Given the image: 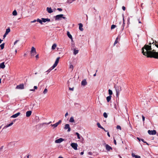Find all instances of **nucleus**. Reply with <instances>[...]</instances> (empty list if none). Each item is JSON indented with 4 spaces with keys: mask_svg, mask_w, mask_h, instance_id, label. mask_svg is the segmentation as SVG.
Wrapping results in <instances>:
<instances>
[{
    "mask_svg": "<svg viewBox=\"0 0 158 158\" xmlns=\"http://www.w3.org/2000/svg\"><path fill=\"white\" fill-rule=\"evenodd\" d=\"M152 49L151 45L146 44L142 48V53L143 55L147 56L148 57L158 58V52H156L154 49Z\"/></svg>",
    "mask_w": 158,
    "mask_h": 158,
    "instance_id": "nucleus-1",
    "label": "nucleus"
},
{
    "mask_svg": "<svg viewBox=\"0 0 158 158\" xmlns=\"http://www.w3.org/2000/svg\"><path fill=\"white\" fill-rule=\"evenodd\" d=\"M114 88L116 91V96L117 97H118L120 92L121 91V87L120 86H118L117 85H115L114 86Z\"/></svg>",
    "mask_w": 158,
    "mask_h": 158,
    "instance_id": "nucleus-2",
    "label": "nucleus"
},
{
    "mask_svg": "<svg viewBox=\"0 0 158 158\" xmlns=\"http://www.w3.org/2000/svg\"><path fill=\"white\" fill-rule=\"evenodd\" d=\"M56 21H58L61 20L62 19H66V18L64 16V15L63 14H60L57 15L54 17Z\"/></svg>",
    "mask_w": 158,
    "mask_h": 158,
    "instance_id": "nucleus-3",
    "label": "nucleus"
},
{
    "mask_svg": "<svg viewBox=\"0 0 158 158\" xmlns=\"http://www.w3.org/2000/svg\"><path fill=\"white\" fill-rule=\"evenodd\" d=\"M60 58V57H58L56 58L54 64L53 65V66L51 67L52 70L57 65Z\"/></svg>",
    "mask_w": 158,
    "mask_h": 158,
    "instance_id": "nucleus-4",
    "label": "nucleus"
},
{
    "mask_svg": "<svg viewBox=\"0 0 158 158\" xmlns=\"http://www.w3.org/2000/svg\"><path fill=\"white\" fill-rule=\"evenodd\" d=\"M31 56H34L36 53L35 48L33 47H32L31 48V50L30 52Z\"/></svg>",
    "mask_w": 158,
    "mask_h": 158,
    "instance_id": "nucleus-5",
    "label": "nucleus"
},
{
    "mask_svg": "<svg viewBox=\"0 0 158 158\" xmlns=\"http://www.w3.org/2000/svg\"><path fill=\"white\" fill-rule=\"evenodd\" d=\"M71 146L74 150H77V149L78 145L77 143H72L71 144Z\"/></svg>",
    "mask_w": 158,
    "mask_h": 158,
    "instance_id": "nucleus-6",
    "label": "nucleus"
},
{
    "mask_svg": "<svg viewBox=\"0 0 158 158\" xmlns=\"http://www.w3.org/2000/svg\"><path fill=\"white\" fill-rule=\"evenodd\" d=\"M148 133L150 135H154L156 134V132L155 130H153L151 131L149 130L148 131Z\"/></svg>",
    "mask_w": 158,
    "mask_h": 158,
    "instance_id": "nucleus-7",
    "label": "nucleus"
},
{
    "mask_svg": "<svg viewBox=\"0 0 158 158\" xmlns=\"http://www.w3.org/2000/svg\"><path fill=\"white\" fill-rule=\"evenodd\" d=\"M24 88V85L23 84H20L17 86L16 89H23Z\"/></svg>",
    "mask_w": 158,
    "mask_h": 158,
    "instance_id": "nucleus-8",
    "label": "nucleus"
},
{
    "mask_svg": "<svg viewBox=\"0 0 158 158\" xmlns=\"http://www.w3.org/2000/svg\"><path fill=\"white\" fill-rule=\"evenodd\" d=\"M64 129L66 130L68 129V132H69L71 131V128L70 127L69 125V124H66L65 125Z\"/></svg>",
    "mask_w": 158,
    "mask_h": 158,
    "instance_id": "nucleus-9",
    "label": "nucleus"
},
{
    "mask_svg": "<svg viewBox=\"0 0 158 158\" xmlns=\"http://www.w3.org/2000/svg\"><path fill=\"white\" fill-rule=\"evenodd\" d=\"M64 140V139L62 138H60L55 141V143H59L62 142Z\"/></svg>",
    "mask_w": 158,
    "mask_h": 158,
    "instance_id": "nucleus-10",
    "label": "nucleus"
},
{
    "mask_svg": "<svg viewBox=\"0 0 158 158\" xmlns=\"http://www.w3.org/2000/svg\"><path fill=\"white\" fill-rule=\"evenodd\" d=\"M41 19L43 21V22L44 23H45L46 22H49L50 21V19H49L48 18H42Z\"/></svg>",
    "mask_w": 158,
    "mask_h": 158,
    "instance_id": "nucleus-11",
    "label": "nucleus"
},
{
    "mask_svg": "<svg viewBox=\"0 0 158 158\" xmlns=\"http://www.w3.org/2000/svg\"><path fill=\"white\" fill-rule=\"evenodd\" d=\"M46 10L49 13H51L53 12V11L51 7H47Z\"/></svg>",
    "mask_w": 158,
    "mask_h": 158,
    "instance_id": "nucleus-12",
    "label": "nucleus"
},
{
    "mask_svg": "<svg viewBox=\"0 0 158 158\" xmlns=\"http://www.w3.org/2000/svg\"><path fill=\"white\" fill-rule=\"evenodd\" d=\"M20 112H18L13 115H12L11 117L13 118H15L17 117L20 114Z\"/></svg>",
    "mask_w": 158,
    "mask_h": 158,
    "instance_id": "nucleus-13",
    "label": "nucleus"
},
{
    "mask_svg": "<svg viewBox=\"0 0 158 158\" xmlns=\"http://www.w3.org/2000/svg\"><path fill=\"white\" fill-rule=\"evenodd\" d=\"M87 84V82L85 79L83 80L81 82V84L82 85L85 86Z\"/></svg>",
    "mask_w": 158,
    "mask_h": 158,
    "instance_id": "nucleus-14",
    "label": "nucleus"
},
{
    "mask_svg": "<svg viewBox=\"0 0 158 158\" xmlns=\"http://www.w3.org/2000/svg\"><path fill=\"white\" fill-rule=\"evenodd\" d=\"M106 150L108 151H109L110 150L112 149V148L108 144H106Z\"/></svg>",
    "mask_w": 158,
    "mask_h": 158,
    "instance_id": "nucleus-15",
    "label": "nucleus"
},
{
    "mask_svg": "<svg viewBox=\"0 0 158 158\" xmlns=\"http://www.w3.org/2000/svg\"><path fill=\"white\" fill-rule=\"evenodd\" d=\"M32 112L31 111H28L26 113V116L27 117H29L31 114Z\"/></svg>",
    "mask_w": 158,
    "mask_h": 158,
    "instance_id": "nucleus-16",
    "label": "nucleus"
},
{
    "mask_svg": "<svg viewBox=\"0 0 158 158\" xmlns=\"http://www.w3.org/2000/svg\"><path fill=\"white\" fill-rule=\"evenodd\" d=\"M5 63L4 62H3L0 64V68L4 69L5 67V65L4 64Z\"/></svg>",
    "mask_w": 158,
    "mask_h": 158,
    "instance_id": "nucleus-17",
    "label": "nucleus"
},
{
    "mask_svg": "<svg viewBox=\"0 0 158 158\" xmlns=\"http://www.w3.org/2000/svg\"><path fill=\"white\" fill-rule=\"evenodd\" d=\"M79 29L81 31H82L83 30V29L82 28L83 25L81 23H80L79 24Z\"/></svg>",
    "mask_w": 158,
    "mask_h": 158,
    "instance_id": "nucleus-18",
    "label": "nucleus"
},
{
    "mask_svg": "<svg viewBox=\"0 0 158 158\" xmlns=\"http://www.w3.org/2000/svg\"><path fill=\"white\" fill-rule=\"evenodd\" d=\"M67 35L68 36V37L71 40H73L72 36V35L70 34V32H69V31H68L67 32Z\"/></svg>",
    "mask_w": 158,
    "mask_h": 158,
    "instance_id": "nucleus-19",
    "label": "nucleus"
},
{
    "mask_svg": "<svg viewBox=\"0 0 158 158\" xmlns=\"http://www.w3.org/2000/svg\"><path fill=\"white\" fill-rule=\"evenodd\" d=\"M132 156L133 157H135V158H141V157L140 156L135 155L133 153H132Z\"/></svg>",
    "mask_w": 158,
    "mask_h": 158,
    "instance_id": "nucleus-20",
    "label": "nucleus"
},
{
    "mask_svg": "<svg viewBox=\"0 0 158 158\" xmlns=\"http://www.w3.org/2000/svg\"><path fill=\"white\" fill-rule=\"evenodd\" d=\"M123 24L122 25L121 29L122 30H123L124 28V25H125V23H124V17L123 18Z\"/></svg>",
    "mask_w": 158,
    "mask_h": 158,
    "instance_id": "nucleus-21",
    "label": "nucleus"
},
{
    "mask_svg": "<svg viewBox=\"0 0 158 158\" xmlns=\"http://www.w3.org/2000/svg\"><path fill=\"white\" fill-rule=\"evenodd\" d=\"M155 43V41H154V40H152V39H151V40L150 41L149 43V45H151L152 44H153H153H154V43Z\"/></svg>",
    "mask_w": 158,
    "mask_h": 158,
    "instance_id": "nucleus-22",
    "label": "nucleus"
},
{
    "mask_svg": "<svg viewBox=\"0 0 158 158\" xmlns=\"http://www.w3.org/2000/svg\"><path fill=\"white\" fill-rule=\"evenodd\" d=\"M111 99V96L109 95L106 97V100L108 102H109Z\"/></svg>",
    "mask_w": 158,
    "mask_h": 158,
    "instance_id": "nucleus-23",
    "label": "nucleus"
},
{
    "mask_svg": "<svg viewBox=\"0 0 158 158\" xmlns=\"http://www.w3.org/2000/svg\"><path fill=\"white\" fill-rule=\"evenodd\" d=\"M97 125L98 127L102 129H104V128L99 123H97Z\"/></svg>",
    "mask_w": 158,
    "mask_h": 158,
    "instance_id": "nucleus-24",
    "label": "nucleus"
},
{
    "mask_svg": "<svg viewBox=\"0 0 158 158\" xmlns=\"http://www.w3.org/2000/svg\"><path fill=\"white\" fill-rule=\"evenodd\" d=\"M119 38V37L118 36L116 38L115 40L114 43V45H115L116 44H117L118 42V39Z\"/></svg>",
    "mask_w": 158,
    "mask_h": 158,
    "instance_id": "nucleus-25",
    "label": "nucleus"
},
{
    "mask_svg": "<svg viewBox=\"0 0 158 158\" xmlns=\"http://www.w3.org/2000/svg\"><path fill=\"white\" fill-rule=\"evenodd\" d=\"M69 122L71 123H74V119L72 117H71L69 119Z\"/></svg>",
    "mask_w": 158,
    "mask_h": 158,
    "instance_id": "nucleus-26",
    "label": "nucleus"
},
{
    "mask_svg": "<svg viewBox=\"0 0 158 158\" xmlns=\"http://www.w3.org/2000/svg\"><path fill=\"white\" fill-rule=\"evenodd\" d=\"M79 51L78 50H76L74 49L73 51V54L74 55H76L77 54L78 52Z\"/></svg>",
    "mask_w": 158,
    "mask_h": 158,
    "instance_id": "nucleus-27",
    "label": "nucleus"
},
{
    "mask_svg": "<svg viewBox=\"0 0 158 158\" xmlns=\"http://www.w3.org/2000/svg\"><path fill=\"white\" fill-rule=\"evenodd\" d=\"M17 14L16 10H14L12 12L13 15L14 16H16L17 15Z\"/></svg>",
    "mask_w": 158,
    "mask_h": 158,
    "instance_id": "nucleus-28",
    "label": "nucleus"
},
{
    "mask_svg": "<svg viewBox=\"0 0 158 158\" xmlns=\"http://www.w3.org/2000/svg\"><path fill=\"white\" fill-rule=\"evenodd\" d=\"M10 31V29L9 28H8L6 29V32L5 33H6V34H8V33Z\"/></svg>",
    "mask_w": 158,
    "mask_h": 158,
    "instance_id": "nucleus-29",
    "label": "nucleus"
},
{
    "mask_svg": "<svg viewBox=\"0 0 158 158\" xmlns=\"http://www.w3.org/2000/svg\"><path fill=\"white\" fill-rule=\"evenodd\" d=\"M137 139L139 140V141H140V140L143 142V143H146V142L144 141V140L143 139H141L137 137Z\"/></svg>",
    "mask_w": 158,
    "mask_h": 158,
    "instance_id": "nucleus-30",
    "label": "nucleus"
},
{
    "mask_svg": "<svg viewBox=\"0 0 158 158\" xmlns=\"http://www.w3.org/2000/svg\"><path fill=\"white\" fill-rule=\"evenodd\" d=\"M13 124V122H11L10 124H9L7 125L6 126H5V127H6V128L8 127H9L11 125H12Z\"/></svg>",
    "mask_w": 158,
    "mask_h": 158,
    "instance_id": "nucleus-31",
    "label": "nucleus"
},
{
    "mask_svg": "<svg viewBox=\"0 0 158 158\" xmlns=\"http://www.w3.org/2000/svg\"><path fill=\"white\" fill-rule=\"evenodd\" d=\"M37 21L39 22L41 24H43V23H42L43 21H42V20H40L39 19H37Z\"/></svg>",
    "mask_w": 158,
    "mask_h": 158,
    "instance_id": "nucleus-32",
    "label": "nucleus"
},
{
    "mask_svg": "<svg viewBox=\"0 0 158 158\" xmlns=\"http://www.w3.org/2000/svg\"><path fill=\"white\" fill-rule=\"evenodd\" d=\"M153 45H155V47H156L158 48V41H155V43L154 44H153Z\"/></svg>",
    "mask_w": 158,
    "mask_h": 158,
    "instance_id": "nucleus-33",
    "label": "nucleus"
},
{
    "mask_svg": "<svg viewBox=\"0 0 158 158\" xmlns=\"http://www.w3.org/2000/svg\"><path fill=\"white\" fill-rule=\"evenodd\" d=\"M57 124L56 123H55L54 124H51V126L52 127H53L54 128H55V127H56L58 126V125H57Z\"/></svg>",
    "mask_w": 158,
    "mask_h": 158,
    "instance_id": "nucleus-34",
    "label": "nucleus"
},
{
    "mask_svg": "<svg viewBox=\"0 0 158 158\" xmlns=\"http://www.w3.org/2000/svg\"><path fill=\"white\" fill-rule=\"evenodd\" d=\"M5 43H3L0 45V47L1 48V49H3L4 48Z\"/></svg>",
    "mask_w": 158,
    "mask_h": 158,
    "instance_id": "nucleus-35",
    "label": "nucleus"
},
{
    "mask_svg": "<svg viewBox=\"0 0 158 158\" xmlns=\"http://www.w3.org/2000/svg\"><path fill=\"white\" fill-rule=\"evenodd\" d=\"M56 46V44H54L52 46V49H54Z\"/></svg>",
    "mask_w": 158,
    "mask_h": 158,
    "instance_id": "nucleus-36",
    "label": "nucleus"
},
{
    "mask_svg": "<svg viewBox=\"0 0 158 158\" xmlns=\"http://www.w3.org/2000/svg\"><path fill=\"white\" fill-rule=\"evenodd\" d=\"M108 92H109V94L110 96H111L113 94V92H112V91L111 90H110V89H109Z\"/></svg>",
    "mask_w": 158,
    "mask_h": 158,
    "instance_id": "nucleus-37",
    "label": "nucleus"
},
{
    "mask_svg": "<svg viewBox=\"0 0 158 158\" xmlns=\"http://www.w3.org/2000/svg\"><path fill=\"white\" fill-rule=\"evenodd\" d=\"M103 115L104 117L105 118H107L108 117L107 114L106 112L104 113L103 114Z\"/></svg>",
    "mask_w": 158,
    "mask_h": 158,
    "instance_id": "nucleus-38",
    "label": "nucleus"
},
{
    "mask_svg": "<svg viewBox=\"0 0 158 158\" xmlns=\"http://www.w3.org/2000/svg\"><path fill=\"white\" fill-rule=\"evenodd\" d=\"M76 134L77 135L78 139H80L81 138L80 134L78 132H76Z\"/></svg>",
    "mask_w": 158,
    "mask_h": 158,
    "instance_id": "nucleus-39",
    "label": "nucleus"
},
{
    "mask_svg": "<svg viewBox=\"0 0 158 158\" xmlns=\"http://www.w3.org/2000/svg\"><path fill=\"white\" fill-rule=\"evenodd\" d=\"M47 91H48L47 89L46 88H45L44 89L43 92V93L44 94H45L47 93Z\"/></svg>",
    "mask_w": 158,
    "mask_h": 158,
    "instance_id": "nucleus-40",
    "label": "nucleus"
},
{
    "mask_svg": "<svg viewBox=\"0 0 158 158\" xmlns=\"http://www.w3.org/2000/svg\"><path fill=\"white\" fill-rule=\"evenodd\" d=\"M116 27V26L115 25H112L111 26V29H113L114 28Z\"/></svg>",
    "mask_w": 158,
    "mask_h": 158,
    "instance_id": "nucleus-41",
    "label": "nucleus"
},
{
    "mask_svg": "<svg viewBox=\"0 0 158 158\" xmlns=\"http://www.w3.org/2000/svg\"><path fill=\"white\" fill-rule=\"evenodd\" d=\"M116 128L117 129L121 130V128L119 125H117L116 127Z\"/></svg>",
    "mask_w": 158,
    "mask_h": 158,
    "instance_id": "nucleus-42",
    "label": "nucleus"
},
{
    "mask_svg": "<svg viewBox=\"0 0 158 158\" xmlns=\"http://www.w3.org/2000/svg\"><path fill=\"white\" fill-rule=\"evenodd\" d=\"M69 69H72V70L73 69V66L72 64H70L69 65Z\"/></svg>",
    "mask_w": 158,
    "mask_h": 158,
    "instance_id": "nucleus-43",
    "label": "nucleus"
},
{
    "mask_svg": "<svg viewBox=\"0 0 158 158\" xmlns=\"http://www.w3.org/2000/svg\"><path fill=\"white\" fill-rule=\"evenodd\" d=\"M61 120H60L58 121V122L56 123L57 124V125H58L59 124L61 123Z\"/></svg>",
    "mask_w": 158,
    "mask_h": 158,
    "instance_id": "nucleus-44",
    "label": "nucleus"
},
{
    "mask_svg": "<svg viewBox=\"0 0 158 158\" xmlns=\"http://www.w3.org/2000/svg\"><path fill=\"white\" fill-rule=\"evenodd\" d=\"M61 120H60L58 121V122L56 123L57 124V125H58L59 124L61 123Z\"/></svg>",
    "mask_w": 158,
    "mask_h": 158,
    "instance_id": "nucleus-45",
    "label": "nucleus"
},
{
    "mask_svg": "<svg viewBox=\"0 0 158 158\" xmlns=\"http://www.w3.org/2000/svg\"><path fill=\"white\" fill-rule=\"evenodd\" d=\"M92 153L91 152H88V154L89 155H90V156H92Z\"/></svg>",
    "mask_w": 158,
    "mask_h": 158,
    "instance_id": "nucleus-46",
    "label": "nucleus"
},
{
    "mask_svg": "<svg viewBox=\"0 0 158 158\" xmlns=\"http://www.w3.org/2000/svg\"><path fill=\"white\" fill-rule=\"evenodd\" d=\"M52 69L50 68L49 69H48L47 71V72H48V73L50 72Z\"/></svg>",
    "mask_w": 158,
    "mask_h": 158,
    "instance_id": "nucleus-47",
    "label": "nucleus"
},
{
    "mask_svg": "<svg viewBox=\"0 0 158 158\" xmlns=\"http://www.w3.org/2000/svg\"><path fill=\"white\" fill-rule=\"evenodd\" d=\"M57 10L60 11H61L62 10V9L60 8H57Z\"/></svg>",
    "mask_w": 158,
    "mask_h": 158,
    "instance_id": "nucleus-48",
    "label": "nucleus"
},
{
    "mask_svg": "<svg viewBox=\"0 0 158 158\" xmlns=\"http://www.w3.org/2000/svg\"><path fill=\"white\" fill-rule=\"evenodd\" d=\"M19 41V40H16L14 43V45H15Z\"/></svg>",
    "mask_w": 158,
    "mask_h": 158,
    "instance_id": "nucleus-49",
    "label": "nucleus"
},
{
    "mask_svg": "<svg viewBox=\"0 0 158 158\" xmlns=\"http://www.w3.org/2000/svg\"><path fill=\"white\" fill-rule=\"evenodd\" d=\"M122 9L124 10H126V8L124 6H123L122 7Z\"/></svg>",
    "mask_w": 158,
    "mask_h": 158,
    "instance_id": "nucleus-50",
    "label": "nucleus"
},
{
    "mask_svg": "<svg viewBox=\"0 0 158 158\" xmlns=\"http://www.w3.org/2000/svg\"><path fill=\"white\" fill-rule=\"evenodd\" d=\"M36 21H37V20L35 19L33 21L31 22V23H35Z\"/></svg>",
    "mask_w": 158,
    "mask_h": 158,
    "instance_id": "nucleus-51",
    "label": "nucleus"
},
{
    "mask_svg": "<svg viewBox=\"0 0 158 158\" xmlns=\"http://www.w3.org/2000/svg\"><path fill=\"white\" fill-rule=\"evenodd\" d=\"M142 118L143 121H144L145 120V117L143 115L142 116Z\"/></svg>",
    "mask_w": 158,
    "mask_h": 158,
    "instance_id": "nucleus-52",
    "label": "nucleus"
},
{
    "mask_svg": "<svg viewBox=\"0 0 158 158\" xmlns=\"http://www.w3.org/2000/svg\"><path fill=\"white\" fill-rule=\"evenodd\" d=\"M69 89L73 91L74 90V88H69Z\"/></svg>",
    "mask_w": 158,
    "mask_h": 158,
    "instance_id": "nucleus-53",
    "label": "nucleus"
},
{
    "mask_svg": "<svg viewBox=\"0 0 158 158\" xmlns=\"http://www.w3.org/2000/svg\"><path fill=\"white\" fill-rule=\"evenodd\" d=\"M7 35V34H6V33H5V34H4V35L3 36V39L5 38L6 37V35Z\"/></svg>",
    "mask_w": 158,
    "mask_h": 158,
    "instance_id": "nucleus-54",
    "label": "nucleus"
},
{
    "mask_svg": "<svg viewBox=\"0 0 158 158\" xmlns=\"http://www.w3.org/2000/svg\"><path fill=\"white\" fill-rule=\"evenodd\" d=\"M114 143L115 145H116V142L115 140V139H114Z\"/></svg>",
    "mask_w": 158,
    "mask_h": 158,
    "instance_id": "nucleus-55",
    "label": "nucleus"
},
{
    "mask_svg": "<svg viewBox=\"0 0 158 158\" xmlns=\"http://www.w3.org/2000/svg\"><path fill=\"white\" fill-rule=\"evenodd\" d=\"M107 135H108V136L109 137H110V134H109V133L108 131L107 132Z\"/></svg>",
    "mask_w": 158,
    "mask_h": 158,
    "instance_id": "nucleus-56",
    "label": "nucleus"
},
{
    "mask_svg": "<svg viewBox=\"0 0 158 158\" xmlns=\"http://www.w3.org/2000/svg\"><path fill=\"white\" fill-rule=\"evenodd\" d=\"M68 112H67L65 114V117H66V116H68Z\"/></svg>",
    "mask_w": 158,
    "mask_h": 158,
    "instance_id": "nucleus-57",
    "label": "nucleus"
},
{
    "mask_svg": "<svg viewBox=\"0 0 158 158\" xmlns=\"http://www.w3.org/2000/svg\"><path fill=\"white\" fill-rule=\"evenodd\" d=\"M34 89H37V86H35L34 87Z\"/></svg>",
    "mask_w": 158,
    "mask_h": 158,
    "instance_id": "nucleus-58",
    "label": "nucleus"
},
{
    "mask_svg": "<svg viewBox=\"0 0 158 158\" xmlns=\"http://www.w3.org/2000/svg\"><path fill=\"white\" fill-rule=\"evenodd\" d=\"M35 57L36 58H39V55L38 54L37 55L35 56Z\"/></svg>",
    "mask_w": 158,
    "mask_h": 158,
    "instance_id": "nucleus-59",
    "label": "nucleus"
},
{
    "mask_svg": "<svg viewBox=\"0 0 158 158\" xmlns=\"http://www.w3.org/2000/svg\"><path fill=\"white\" fill-rule=\"evenodd\" d=\"M30 91H35V89H30Z\"/></svg>",
    "mask_w": 158,
    "mask_h": 158,
    "instance_id": "nucleus-60",
    "label": "nucleus"
},
{
    "mask_svg": "<svg viewBox=\"0 0 158 158\" xmlns=\"http://www.w3.org/2000/svg\"><path fill=\"white\" fill-rule=\"evenodd\" d=\"M83 154H84V152H81V153H80V154H81V155H83Z\"/></svg>",
    "mask_w": 158,
    "mask_h": 158,
    "instance_id": "nucleus-61",
    "label": "nucleus"
},
{
    "mask_svg": "<svg viewBox=\"0 0 158 158\" xmlns=\"http://www.w3.org/2000/svg\"><path fill=\"white\" fill-rule=\"evenodd\" d=\"M3 41L2 40H1L0 39V44H1L2 42Z\"/></svg>",
    "mask_w": 158,
    "mask_h": 158,
    "instance_id": "nucleus-62",
    "label": "nucleus"
},
{
    "mask_svg": "<svg viewBox=\"0 0 158 158\" xmlns=\"http://www.w3.org/2000/svg\"><path fill=\"white\" fill-rule=\"evenodd\" d=\"M102 129L103 130H104V131L105 132H108V131L106 130L104 128V129Z\"/></svg>",
    "mask_w": 158,
    "mask_h": 158,
    "instance_id": "nucleus-63",
    "label": "nucleus"
},
{
    "mask_svg": "<svg viewBox=\"0 0 158 158\" xmlns=\"http://www.w3.org/2000/svg\"><path fill=\"white\" fill-rule=\"evenodd\" d=\"M30 156V155H28L27 156V158H29V157Z\"/></svg>",
    "mask_w": 158,
    "mask_h": 158,
    "instance_id": "nucleus-64",
    "label": "nucleus"
}]
</instances>
